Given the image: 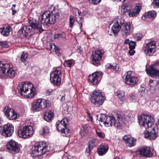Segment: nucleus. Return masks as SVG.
<instances>
[{
    "label": "nucleus",
    "mask_w": 159,
    "mask_h": 159,
    "mask_svg": "<svg viewBox=\"0 0 159 159\" xmlns=\"http://www.w3.org/2000/svg\"><path fill=\"white\" fill-rule=\"evenodd\" d=\"M139 124L145 128L147 129L150 128L149 130H146L147 132L144 134L145 137L150 139H155L157 137L154 128H151L153 124V118L151 116L148 114H143L138 118Z\"/></svg>",
    "instance_id": "obj_1"
},
{
    "label": "nucleus",
    "mask_w": 159,
    "mask_h": 159,
    "mask_svg": "<svg viewBox=\"0 0 159 159\" xmlns=\"http://www.w3.org/2000/svg\"><path fill=\"white\" fill-rule=\"evenodd\" d=\"M99 120L106 127L113 125L117 128H120L123 124L122 115L118 113L116 114L115 116H107L104 114H101Z\"/></svg>",
    "instance_id": "obj_2"
},
{
    "label": "nucleus",
    "mask_w": 159,
    "mask_h": 159,
    "mask_svg": "<svg viewBox=\"0 0 159 159\" xmlns=\"http://www.w3.org/2000/svg\"><path fill=\"white\" fill-rule=\"evenodd\" d=\"M19 92L22 96L28 98L34 97L35 94V89L30 82H21L18 85Z\"/></svg>",
    "instance_id": "obj_3"
},
{
    "label": "nucleus",
    "mask_w": 159,
    "mask_h": 159,
    "mask_svg": "<svg viewBox=\"0 0 159 159\" xmlns=\"http://www.w3.org/2000/svg\"><path fill=\"white\" fill-rule=\"evenodd\" d=\"M50 145L40 142L39 143H36L34 145V149H33L31 153V155L33 157L43 155L47 152H50Z\"/></svg>",
    "instance_id": "obj_4"
},
{
    "label": "nucleus",
    "mask_w": 159,
    "mask_h": 159,
    "mask_svg": "<svg viewBox=\"0 0 159 159\" xmlns=\"http://www.w3.org/2000/svg\"><path fill=\"white\" fill-rule=\"evenodd\" d=\"M16 72L12 65L0 63V77L5 78L4 76L11 78L15 76Z\"/></svg>",
    "instance_id": "obj_5"
},
{
    "label": "nucleus",
    "mask_w": 159,
    "mask_h": 159,
    "mask_svg": "<svg viewBox=\"0 0 159 159\" xmlns=\"http://www.w3.org/2000/svg\"><path fill=\"white\" fill-rule=\"evenodd\" d=\"M105 99V97L102 96V93L99 90L95 91L91 95V103L97 107L102 105Z\"/></svg>",
    "instance_id": "obj_6"
},
{
    "label": "nucleus",
    "mask_w": 159,
    "mask_h": 159,
    "mask_svg": "<svg viewBox=\"0 0 159 159\" xmlns=\"http://www.w3.org/2000/svg\"><path fill=\"white\" fill-rule=\"evenodd\" d=\"M104 52L103 50L100 49L93 52L91 58L92 64L96 66L100 65V61Z\"/></svg>",
    "instance_id": "obj_7"
},
{
    "label": "nucleus",
    "mask_w": 159,
    "mask_h": 159,
    "mask_svg": "<svg viewBox=\"0 0 159 159\" xmlns=\"http://www.w3.org/2000/svg\"><path fill=\"white\" fill-rule=\"evenodd\" d=\"M33 134V128L31 126H25L18 132L19 136L25 139H27L30 137Z\"/></svg>",
    "instance_id": "obj_8"
},
{
    "label": "nucleus",
    "mask_w": 159,
    "mask_h": 159,
    "mask_svg": "<svg viewBox=\"0 0 159 159\" xmlns=\"http://www.w3.org/2000/svg\"><path fill=\"white\" fill-rule=\"evenodd\" d=\"M61 71L57 68L55 69L53 72L50 74V80L54 85L58 86L61 82Z\"/></svg>",
    "instance_id": "obj_9"
},
{
    "label": "nucleus",
    "mask_w": 159,
    "mask_h": 159,
    "mask_svg": "<svg viewBox=\"0 0 159 159\" xmlns=\"http://www.w3.org/2000/svg\"><path fill=\"white\" fill-rule=\"evenodd\" d=\"M156 44L155 42L152 41L144 45L142 49L147 56H150L153 54Z\"/></svg>",
    "instance_id": "obj_10"
},
{
    "label": "nucleus",
    "mask_w": 159,
    "mask_h": 159,
    "mask_svg": "<svg viewBox=\"0 0 159 159\" xmlns=\"http://www.w3.org/2000/svg\"><path fill=\"white\" fill-rule=\"evenodd\" d=\"M14 130V127L9 123L3 125L0 128V133L6 137L11 136Z\"/></svg>",
    "instance_id": "obj_11"
},
{
    "label": "nucleus",
    "mask_w": 159,
    "mask_h": 159,
    "mask_svg": "<svg viewBox=\"0 0 159 159\" xmlns=\"http://www.w3.org/2000/svg\"><path fill=\"white\" fill-rule=\"evenodd\" d=\"M124 12L127 13L130 17H134L138 15L141 9V5L140 3L136 4L134 8L130 10L127 9V6L125 5Z\"/></svg>",
    "instance_id": "obj_12"
},
{
    "label": "nucleus",
    "mask_w": 159,
    "mask_h": 159,
    "mask_svg": "<svg viewBox=\"0 0 159 159\" xmlns=\"http://www.w3.org/2000/svg\"><path fill=\"white\" fill-rule=\"evenodd\" d=\"M125 82L129 85H133L137 82L138 78L132 74V71H128L125 75ZM125 76H124V77Z\"/></svg>",
    "instance_id": "obj_13"
},
{
    "label": "nucleus",
    "mask_w": 159,
    "mask_h": 159,
    "mask_svg": "<svg viewBox=\"0 0 159 159\" xmlns=\"http://www.w3.org/2000/svg\"><path fill=\"white\" fill-rule=\"evenodd\" d=\"M146 71L151 76L159 75V61L156 62L154 66H151L149 69H146Z\"/></svg>",
    "instance_id": "obj_14"
},
{
    "label": "nucleus",
    "mask_w": 159,
    "mask_h": 159,
    "mask_svg": "<svg viewBox=\"0 0 159 159\" xmlns=\"http://www.w3.org/2000/svg\"><path fill=\"white\" fill-rule=\"evenodd\" d=\"M124 22V20L122 18H117L113 21V25L112 26L111 30L113 33L117 34L119 31L121 25Z\"/></svg>",
    "instance_id": "obj_15"
},
{
    "label": "nucleus",
    "mask_w": 159,
    "mask_h": 159,
    "mask_svg": "<svg viewBox=\"0 0 159 159\" xmlns=\"http://www.w3.org/2000/svg\"><path fill=\"white\" fill-rule=\"evenodd\" d=\"M51 11H44L42 14L39 16V19L40 20V21L42 24L45 25L49 24V22H50V17Z\"/></svg>",
    "instance_id": "obj_16"
},
{
    "label": "nucleus",
    "mask_w": 159,
    "mask_h": 159,
    "mask_svg": "<svg viewBox=\"0 0 159 159\" xmlns=\"http://www.w3.org/2000/svg\"><path fill=\"white\" fill-rule=\"evenodd\" d=\"M5 115L10 120L15 119L17 116L16 113L12 109L6 107L4 109Z\"/></svg>",
    "instance_id": "obj_17"
},
{
    "label": "nucleus",
    "mask_w": 159,
    "mask_h": 159,
    "mask_svg": "<svg viewBox=\"0 0 159 159\" xmlns=\"http://www.w3.org/2000/svg\"><path fill=\"white\" fill-rule=\"evenodd\" d=\"M42 24L41 22L35 20H30L29 22V24L30 25L33 30H39L40 33L43 31V30L42 28Z\"/></svg>",
    "instance_id": "obj_18"
},
{
    "label": "nucleus",
    "mask_w": 159,
    "mask_h": 159,
    "mask_svg": "<svg viewBox=\"0 0 159 159\" xmlns=\"http://www.w3.org/2000/svg\"><path fill=\"white\" fill-rule=\"evenodd\" d=\"M139 152L141 157H150L152 155L149 147L147 146H144L140 148Z\"/></svg>",
    "instance_id": "obj_19"
},
{
    "label": "nucleus",
    "mask_w": 159,
    "mask_h": 159,
    "mask_svg": "<svg viewBox=\"0 0 159 159\" xmlns=\"http://www.w3.org/2000/svg\"><path fill=\"white\" fill-rule=\"evenodd\" d=\"M7 148L8 150L15 152H18L20 150L18 143L13 140L9 141L7 145Z\"/></svg>",
    "instance_id": "obj_20"
},
{
    "label": "nucleus",
    "mask_w": 159,
    "mask_h": 159,
    "mask_svg": "<svg viewBox=\"0 0 159 159\" xmlns=\"http://www.w3.org/2000/svg\"><path fill=\"white\" fill-rule=\"evenodd\" d=\"M121 29L123 35H128L131 33L130 24L129 23H124L121 25Z\"/></svg>",
    "instance_id": "obj_21"
},
{
    "label": "nucleus",
    "mask_w": 159,
    "mask_h": 159,
    "mask_svg": "<svg viewBox=\"0 0 159 159\" xmlns=\"http://www.w3.org/2000/svg\"><path fill=\"white\" fill-rule=\"evenodd\" d=\"M102 74V72H96L89 75V80L90 82L94 84H96L98 83V78L100 77Z\"/></svg>",
    "instance_id": "obj_22"
},
{
    "label": "nucleus",
    "mask_w": 159,
    "mask_h": 159,
    "mask_svg": "<svg viewBox=\"0 0 159 159\" xmlns=\"http://www.w3.org/2000/svg\"><path fill=\"white\" fill-rule=\"evenodd\" d=\"M123 139L128 146L131 147L134 146L135 144L136 140H134V139L129 135L124 136L123 138Z\"/></svg>",
    "instance_id": "obj_23"
},
{
    "label": "nucleus",
    "mask_w": 159,
    "mask_h": 159,
    "mask_svg": "<svg viewBox=\"0 0 159 159\" xmlns=\"http://www.w3.org/2000/svg\"><path fill=\"white\" fill-rule=\"evenodd\" d=\"M33 30L30 24L29 25H25L23 26L18 31V33L20 34H23L24 36H27L28 34Z\"/></svg>",
    "instance_id": "obj_24"
},
{
    "label": "nucleus",
    "mask_w": 159,
    "mask_h": 159,
    "mask_svg": "<svg viewBox=\"0 0 159 159\" xmlns=\"http://www.w3.org/2000/svg\"><path fill=\"white\" fill-rule=\"evenodd\" d=\"M60 13L58 11H57L54 12L51 11L50 17V22H49V24H54L55 23L57 20H58L60 16Z\"/></svg>",
    "instance_id": "obj_25"
},
{
    "label": "nucleus",
    "mask_w": 159,
    "mask_h": 159,
    "mask_svg": "<svg viewBox=\"0 0 159 159\" xmlns=\"http://www.w3.org/2000/svg\"><path fill=\"white\" fill-rule=\"evenodd\" d=\"M68 120L66 118H64L61 121H59L58 123L57 122L56 124L57 129L59 131L61 130V129L66 128L67 125L68 124Z\"/></svg>",
    "instance_id": "obj_26"
},
{
    "label": "nucleus",
    "mask_w": 159,
    "mask_h": 159,
    "mask_svg": "<svg viewBox=\"0 0 159 159\" xmlns=\"http://www.w3.org/2000/svg\"><path fill=\"white\" fill-rule=\"evenodd\" d=\"M108 149V146L107 144L100 145L98 146L97 149L98 154L100 156H102L107 152Z\"/></svg>",
    "instance_id": "obj_27"
},
{
    "label": "nucleus",
    "mask_w": 159,
    "mask_h": 159,
    "mask_svg": "<svg viewBox=\"0 0 159 159\" xmlns=\"http://www.w3.org/2000/svg\"><path fill=\"white\" fill-rule=\"evenodd\" d=\"M73 14L75 16H77L76 17V21L79 24L80 28L81 29L82 26V17L80 16V13L78 9H76L73 10Z\"/></svg>",
    "instance_id": "obj_28"
},
{
    "label": "nucleus",
    "mask_w": 159,
    "mask_h": 159,
    "mask_svg": "<svg viewBox=\"0 0 159 159\" xmlns=\"http://www.w3.org/2000/svg\"><path fill=\"white\" fill-rule=\"evenodd\" d=\"M11 29L10 26L2 27L0 28V31L2 35L4 36H7L9 35Z\"/></svg>",
    "instance_id": "obj_29"
},
{
    "label": "nucleus",
    "mask_w": 159,
    "mask_h": 159,
    "mask_svg": "<svg viewBox=\"0 0 159 159\" xmlns=\"http://www.w3.org/2000/svg\"><path fill=\"white\" fill-rule=\"evenodd\" d=\"M39 99L41 101L40 102L41 109L48 108L50 106V102L48 100L43 99Z\"/></svg>",
    "instance_id": "obj_30"
},
{
    "label": "nucleus",
    "mask_w": 159,
    "mask_h": 159,
    "mask_svg": "<svg viewBox=\"0 0 159 159\" xmlns=\"http://www.w3.org/2000/svg\"><path fill=\"white\" fill-rule=\"evenodd\" d=\"M97 145L96 140L95 139H92L89 142L88 149L86 150L87 152L89 153H90L93 148Z\"/></svg>",
    "instance_id": "obj_31"
},
{
    "label": "nucleus",
    "mask_w": 159,
    "mask_h": 159,
    "mask_svg": "<svg viewBox=\"0 0 159 159\" xmlns=\"http://www.w3.org/2000/svg\"><path fill=\"white\" fill-rule=\"evenodd\" d=\"M53 116V113L51 111L46 112L44 116V118L47 121L52 120Z\"/></svg>",
    "instance_id": "obj_32"
},
{
    "label": "nucleus",
    "mask_w": 159,
    "mask_h": 159,
    "mask_svg": "<svg viewBox=\"0 0 159 159\" xmlns=\"http://www.w3.org/2000/svg\"><path fill=\"white\" fill-rule=\"evenodd\" d=\"M116 95L117 96L120 100L123 102L124 100L125 93L121 90H118L115 93Z\"/></svg>",
    "instance_id": "obj_33"
},
{
    "label": "nucleus",
    "mask_w": 159,
    "mask_h": 159,
    "mask_svg": "<svg viewBox=\"0 0 159 159\" xmlns=\"http://www.w3.org/2000/svg\"><path fill=\"white\" fill-rule=\"evenodd\" d=\"M75 64L74 61L72 59H70L65 61L64 65L65 67H70L73 66Z\"/></svg>",
    "instance_id": "obj_34"
},
{
    "label": "nucleus",
    "mask_w": 159,
    "mask_h": 159,
    "mask_svg": "<svg viewBox=\"0 0 159 159\" xmlns=\"http://www.w3.org/2000/svg\"><path fill=\"white\" fill-rule=\"evenodd\" d=\"M40 100L39 99L34 104L33 106V108L34 111H37L38 110V108H40Z\"/></svg>",
    "instance_id": "obj_35"
},
{
    "label": "nucleus",
    "mask_w": 159,
    "mask_h": 159,
    "mask_svg": "<svg viewBox=\"0 0 159 159\" xmlns=\"http://www.w3.org/2000/svg\"><path fill=\"white\" fill-rule=\"evenodd\" d=\"M145 15L148 18L150 17L155 18L156 16V14L154 11H152L146 13Z\"/></svg>",
    "instance_id": "obj_36"
},
{
    "label": "nucleus",
    "mask_w": 159,
    "mask_h": 159,
    "mask_svg": "<svg viewBox=\"0 0 159 159\" xmlns=\"http://www.w3.org/2000/svg\"><path fill=\"white\" fill-rule=\"evenodd\" d=\"M28 56V54L27 53L23 52L21 57L20 60L21 61L24 63L26 62Z\"/></svg>",
    "instance_id": "obj_37"
},
{
    "label": "nucleus",
    "mask_w": 159,
    "mask_h": 159,
    "mask_svg": "<svg viewBox=\"0 0 159 159\" xmlns=\"http://www.w3.org/2000/svg\"><path fill=\"white\" fill-rule=\"evenodd\" d=\"M60 131L62 133L65 134V135L66 136H69L70 135L69 129L66 127V128L61 129V130Z\"/></svg>",
    "instance_id": "obj_38"
},
{
    "label": "nucleus",
    "mask_w": 159,
    "mask_h": 159,
    "mask_svg": "<svg viewBox=\"0 0 159 159\" xmlns=\"http://www.w3.org/2000/svg\"><path fill=\"white\" fill-rule=\"evenodd\" d=\"M96 133L97 136L101 138H103L105 137V134L102 132L99 129H96Z\"/></svg>",
    "instance_id": "obj_39"
},
{
    "label": "nucleus",
    "mask_w": 159,
    "mask_h": 159,
    "mask_svg": "<svg viewBox=\"0 0 159 159\" xmlns=\"http://www.w3.org/2000/svg\"><path fill=\"white\" fill-rule=\"evenodd\" d=\"M136 46V43L135 42L131 41L129 45V49H134Z\"/></svg>",
    "instance_id": "obj_40"
},
{
    "label": "nucleus",
    "mask_w": 159,
    "mask_h": 159,
    "mask_svg": "<svg viewBox=\"0 0 159 159\" xmlns=\"http://www.w3.org/2000/svg\"><path fill=\"white\" fill-rule=\"evenodd\" d=\"M55 39H60L64 37V34H57L54 35Z\"/></svg>",
    "instance_id": "obj_41"
},
{
    "label": "nucleus",
    "mask_w": 159,
    "mask_h": 159,
    "mask_svg": "<svg viewBox=\"0 0 159 159\" xmlns=\"http://www.w3.org/2000/svg\"><path fill=\"white\" fill-rule=\"evenodd\" d=\"M49 132V130L48 128L47 127H45L43 128L42 134L43 135H46L48 134Z\"/></svg>",
    "instance_id": "obj_42"
},
{
    "label": "nucleus",
    "mask_w": 159,
    "mask_h": 159,
    "mask_svg": "<svg viewBox=\"0 0 159 159\" xmlns=\"http://www.w3.org/2000/svg\"><path fill=\"white\" fill-rule=\"evenodd\" d=\"M53 91L52 89H49L46 90L44 92V94L46 96H49L52 95Z\"/></svg>",
    "instance_id": "obj_43"
},
{
    "label": "nucleus",
    "mask_w": 159,
    "mask_h": 159,
    "mask_svg": "<svg viewBox=\"0 0 159 159\" xmlns=\"http://www.w3.org/2000/svg\"><path fill=\"white\" fill-rule=\"evenodd\" d=\"M102 0H89V2L93 4L97 5Z\"/></svg>",
    "instance_id": "obj_44"
},
{
    "label": "nucleus",
    "mask_w": 159,
    "mask_h": 159,
    "mask_svg": "<svg viewBox=\"0 0 159 159\" xmlns=\"http://www.w3.org/2000/svg\"><path fill=\"white\" fill-rule=\"evenodd\" d=\"M86 130H85L84 129H81V130L80 133L82 138H83V137H84L86 134Z\"/></svg>",
    "instance_id": "obj_45"
},
{
    "label": "nucleus",
    "mask_w": 159,
    "mask_h": 159,
    "mask_svg": "<svg viewBox=\"0 0 159 159\" xmlns=\"http://www.w3.org/2000/svg\"><path fill=\"white\" fill-rule=\"evenodd\" d=\"M130 101L131 102H134L136 101V98L135 95H132L130 97Z\"/></svg>",
    "instance_id": "obj_46"
},
{
    "label": "nucleus",
    "mask_w": 159,
    "mask_h": 159,
    "mask_svg": "<svg viewBox=\"0 0 159 159\" xmlns=\"http://www.w3.org/2000/svg\"><path fill=\"white\" fill-rule=\"evenodd\" d=\"M7 46V44L5 42H0V47L2 48H6Z\"/></svg>",
    "instance_id": "obj_47"
},
{
    "label": "nucleus",
    "mask_w": 159,
    "mask_h": 159,
    "mask_svg": "<svg viewBox=\"0 0 159 159\" xmlns=\"http://www.w3.org/2000/svg\"><path fill=\"white\" fill-rule=\"evenodd\" d=\"M74 20L72 18H71V16L70 17V26L71 27H72L73 26V24L74 23Z\"/></svg>",
    "instance_id": "obj_48"
},
{
    "label": "nucleus",
    "mask_w": 159,
    "mask_h": 159,
    "mask_svg": "<svg viewBox=\"0 0 159 159\" xmlns=\"http://www.w3.org/2000/svg\"><path fill=\"white\" fill-rule=\"evenodd\" d=\"M153 3L155 5V7H159V0H154Z\"/></svg>",
    "instance_id": "obj_49"
},
{
    "label": "nucleus",
    "mask_w": 159,
    "mask_h": 159,
    "mask_svg": "<svg viewBox=\"0 0 159 159\" xmlns=\"http://www.w3.org/2000/svg\"><path fill=\"white\" fill-rule=\"evenodd\" d=\"M135 53V51L134 50V49H129V53L130 55H133Z\"/></svg>",
    "instance_id": "obj_50"
},
{
    "label": "nucleus",
    "mask_w": 159,
    "mask_h": 159,
    "mask_svg": "<svg viewBox=\"0 0 159 159\" xmlns=\"http://www.w3.org/2000/svg\"><path fill=\"white\" fill-rule=\"evenodd\" d=\"M54 49H55V52L57 53H59L60 50L55 45H54Z\"/></svg>",
    "instance_id": "obj_51"
},
{
    "label": "nucleus",
    "mask_w": 159,
    "mask_h": 159,
    "mask_svg": "<svg viewBox=\"0 0 159 159\" xmlns=\"http://www.w3.org/2000/svg\"><path fill=\"white\" fill-rule=\"evenodd\" d=\"M106 67L108 68L112 69V68L113 67V65L110 64L108 63L106 65Z\"/></svg>",
    "instance_id": "obj_52"
},
{
    "label": "nucleus",
    "mask_w": 159,
    "mask_h": 159,
    "mask_svg": "<svg viewBox=\"0 0 159 159\" xmlns=\"http://www.w3.org/2000/svg\"><path fill=\"white\" fill-rule=\"evenodd\" d=\"M11 9L12 11V15H14L16 13V10L13 7L11 8Z\"/></svg>",
    "instance_id": "obj_53"
},
{
    "label": "nucleus",
    "mask_w": 159,
    "mask_h": 159,
    "mask_svg": "<svg viewBox=\"0 0 159 159\" xmlns=\"http://www.w3.org/2000/svg\"><path fill=\"white\" fill-rule=\"evenodd\" d=\"M130 41L129 40V39H126L125 42L124 43L125 44H128L129 45V43H130Z\"/></svg>",
    "instance_id": "obj_54"
},
{
    "label": "nucleus",
    "mask_w": 159,
    "mask_h": 159,
    "mask_svg": "<svg viewBox=\"0 0 159 159\" xmlns=\"http://www.w3.org/2000/svg\"><path fill=\"white\" fill-rule=\"evenodd\" d=\"M141 39V35L138 36L136 39L137 41H139Z\"/></svg>",
    "instance_id": "obj_55"
},
{
    "label": "nucleus",
    "mask_w": 159,
    "mask_h": 159,
    "mask_svg": "<svg viewBox=\"0 0 159 159\" xmlns=\"http://www.w3.org/2000/svg\"><path fill=\"white\" fill-rule=\"evenodd\" d=\"M88 115L89 116V120L92 121L93 120V118L92 116L90 115L89 113H88Z\"/></svg>",
    "instance_id": "obj_56"
},
{
    "label": "nucleus",
    "mask_w": 159,
    "mask_h": 159,
    "mask_svg": "<svg viewBox=\"0 0 159 159\" xmlns=\"http://www.w3.org/2000/svg\"><path fill=\"white\" fill-rule=\"evenodd\" d=\"M146 18H148L145 15L143 16H142L141 18V19L143 20H144Z\"/></svg>",
    "instance_id": "obj_57"
},
{
    "label": "nucleus",
    "mask_w": 159,
    "mask_h": 159,
    "mask_svg": "<svg viewBox=\"0 0 159 159\" xmlns=\"http://www.w3.org/2000/svg\"><path fill=\"white\" fill-rule=\"evenodd\" d=\"M114 0L115 1H116L117 2L121 1V2H124L125 1V0Z\"/></svg>",
    "instance_id": "obj_58"
},
{
    "label": "nucleus",
    "mask_w": 159,
    "mask_h": 159,
    "mask_svg": "<svg viewBox=\"0 0 159 159\" xmlns=\"http://www.w3.org/2000/svg\"><path fill=\"white\" fill-rule=\"evenodd\" d=\"M61 100L62 101H64L65 100V97L64 96L62 97L61 98Z\"/></svg>",
    "instance_id": "obj_59"
},
{
    "label": "nucleus",
    "mask_w": 159,
    "mask_h": 159,
    "mask_svg": "<svg viewBox=\"0 0 159 159\" xmlns=\"http://www.w3.org/2000/svg\"><path fill=\"white\" fill-rule=\"evenodd\" d=\"M116 66H113V67H112V69H113V70H115V69H116Z\"/></svg>",
    "instance_id": "obj_60"
},
{
    "label": "nucleus",
    "mask_w": 159,
    "mask_h": 159,
    "mask_svg": "<svg viewBox=\"0 0 159 159\" xmlns=\"http://www.w3.org/2000/svg\"><path fill=\"white\" fill-rule=\"evenodd\" d=\"M153 82V80H150L149 81V83H152Z\"/></svg>",
    "instance_id": "obj_61"
},
{
    "label": "nucleus",
    "mask_w": 159,
    "mask_h": 159,
    "mask_svg": "<svg viewBox=\"0 0 159 159\" xmlns=\"http://www.w3.org/2000/svg\"><path fill=\"white\" fill-rule=\"evenodd\" d=\"M12 6H13V7L14 8V7H16V5H15V4H13V5H12Z\"/></svg>",
    "instance_id": "obj_62"
},
{
    "label": "nucleus",
    "mask_w": 159,
    "mask_h": 159,
    "mask_svg": "<svg viewBox=\"0 0 159 159\" xmlns=\"http://www.w3.org/2000/svg\"><path fill=\"white\" fill-rule=\"evenodd\" d=\"M158 125H159V119L158 120Z\"/></svg>",
    "instance_id": "obj_63"
},
{
    "label": "nucleus",
    "mask_w": 159,
    "mask_h": 159,
    "mask_svg": "<svg viewBox=\"0 0 159 159\" xmlns=\"http://www.w3.org/2000/svg\"><path fill=\"white\" fill-rule=\"evenodd\" d=\"M50 46H51V47H52V46L51 45H50Z\"/></svg>",
    "instance_id": "obj_64"
}]
</instances>
